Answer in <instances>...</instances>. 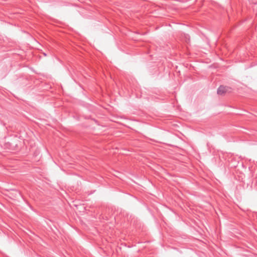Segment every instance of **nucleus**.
Returning a JSON list of instances; mask_svg holds the SVG:
<instances>
[{
    "label": "nucleus",
    "instance_id": "obj_1",
    "mask_svg": "<svg viewBox=\"0 0 257 257\" xmlns=\"http://www.w3.org/2000/svg\"><path fill=\"white\" fill-rule=\"evenodd\" d=\"M227 91L226 87L220 86L217 89V93L219 95H222Z\"/></svg>",
    "mask_w": 257,
    "mask_h": 257
}]
</instances>
